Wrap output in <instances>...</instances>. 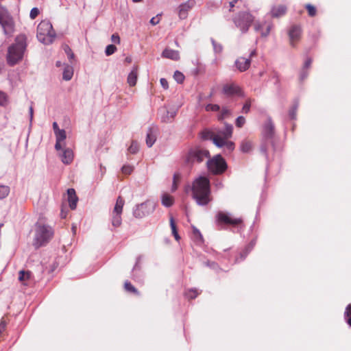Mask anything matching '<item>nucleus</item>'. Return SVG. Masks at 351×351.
Here are the masks:
<instances>
[{
	"instance_id": "obj_62",
	"label": "nucleus",
	"mask_w": 351,
	"mask_h": 351,
	"mask_svg": "<svg viewBox=\"0 0 351 351\" xmlns=\"http://www.w3.org/2000/svg\"><path fill=\"white\" fill-rule=\"evenodd\" d=\"M208 265L213 269H216L217 267V265L215 263H212L210 265L208 263Z\"/></svg>"
},
{
	"instance_id": "obj_2",
	"label": "nucleus",
	"mask_w": 351,
	"mask_h": 351,
	"mask_svg": "<svg viewBox=\"0 0 351 351\" xmlns=\"http://www.w3.org/2000/svg\"><path fill=\"white\" fill-rule=\"evenodd\" d=\"M27 48V37L24 34L18 35L8 48L6 55L7 62L14 66L22 61Z\"/></svg>"
},
{
	"instance_id": "obj_64",
	"label": "nucleus",
	"mask_w": 351,
	"mask_h": 351,
	"mask_svg": "<svg viewBox=\"0 0 351 351\" xmlns=\"http://www.w3.org/2000/svg\"><path fill=\"white\" fill-rule=\"evenodd\" d=\"M173 235L174 236L176 241H179L180 236L178 235V232H176V234H173Z\"/></svg>"
},
{
	"instance_id": "obj_39",
	"label": "nucleus",
	"mask_w": 351,
	"mask_h": 351,
	"mask_svg": "<svg viewBox=\"0 0 351 351\" xmlns=\"http://www.w3.org/2000/svg\"><path fill=\"white\" fill-rule=\"evenodd\" d=\"M175 115H176V112H174V111L173 112L167 111V115L165 117H162V120L164 122L171 121L173 119Z\"/></svg>"
},
{
	"instance_id": "obj_13",
	"label": "nucleus",
	"mask_w": 351,
	"mask_h": 351,
	"mask_svg": "<svg viewBox=\"0 0 351 351\" xmlns=\"http://www.w3.org/2000/svg\"><path fill=\"white\" fill-rule=\"evenodd\" d=\"M58 152V156L64 165H69L73 162L74 154L71 149L66 147L64 145L62 146V149Z\"/></svg>"
},
{
	"instance_id": "obj_46",
	"label": "nucleus",
	"mask_w": 351,
	"mask_h": 351,
	"mask_svg": "<svg viewBox=\"0 0 351 351\" xmlns=\"http://www.w3.org/2000/svg\"><path fill=\"white\" fill-rule=\"evenodd\" d=\"M219 108V106L217 104H208L206 106L207 111H218Z\"/></svg>"
},
{
	"instance_id": "obj_15",
	"label": "nucleus",
	"mask_w": 351,
	"mask_h": 351,
	"mask_svg": "<svg viewBox=\"0 0 351 351\" xmlns=\"http://www.w3.org/2000/svg\"><path fill=\"white\" fill-rule=\"evenodd\" d=\"M271 28L272 23L270 22H256L254 24L255 31L259 32L263 37H266L269 34Z\"/></svg>"
},
{
	"instance_id": "obj_44",
	"label": "nucleus",
	"mask_w": 351,
	"mask_h": 351,
	"mask_svg": "<svg viewBox=\"0 0 351 351\" xmlns=\"http://www.w3.org/2000/svg\"><path fill=\"white\" fill-rule=\"evenodd\" d=\"M306 8L308 10L309 16H314L316 14V9L314 6L311 4H307Z\"/></svg>"
},
{
	"instance_id": "obj_20",
	"label": "nucleus",
	"mask_w": 351,
	"mask_h": 351,
	"mask_svg": "<svg viewBox=\"0 0 351 351\" xmlns=\"http://www.w3.org/2000/svg\"><path fill=\"white\" fill-rule=\"evenodd\" d=\"M287 12V7L284 5H276L271 8L270 13L272 17L278 18L283 16Z\"/></svg>"
},
{
	"instance_id": "obj_52",
	"label": "nucleus",
	"mask_w": 351,
	"mask_h": 351,
	"mask_svg": "<svg viewBox=\"0 0 351 351\" xmlns=\"http://www.w3.org/2000/svg\"><path fill=\"white\" fill-rule=\"evenodd\" d=\"M307 75H308L307 69H302L300 72V80H304L307 77Z\"/></svg>"
},
{
	"instance_id": "obj_23",
	"label": "nucleus",
	"mask_w": 351,
	"mask_h": 351,
	"mask_svg": "<svg viewBox=\"0 0 351 351\" xmlns=\"http://www.w3.org/2000/svg\"><path fill=\"white\" fill-rule=\"evenodd\" d=\"M228 2L224 4L223 9L229 12H234L235 8H239L243 4L242 0H227Z\"/></svg>"
},
{
	"instance_id": "obj_8",
	"label": "nucleus",
	"mask_w": 351,
	"mask_h": 351,
	"mask_svg": "<svg viewBox=\"0 0 351 351\" xmlns=\"http://www.w3.org/2000/svg\"><path fill=\"white\" fill-rule=\"evenodd\" d=\"M207 167L213 174L223 173L227 169V163L221 155H217L207 161Z\"/></svg>"
},
{
	"instance_id": "obj_47",
	"label": "nucleus",
	"mask_w": 351,
	"mask_h": 351,
	"mask_svg": "<svg viewBox=\"0 0 351 351\" xmlns=\"http://www.w3.org/2000/svg\"><path fill=\"white\" fill-rule=\"evenodd\" d=\"M169 221H170V226H171V228L172 234H176L178 232H177L176 226V223L174 222V219H173V217H170Z\"/></svg>"
},
{
	"instance_id": "obj_12",
	"label": "nucleus",
	"mask_w": 351,
	"mask_h": 351,
	"mask_svg": "<svg viewBox=\"0 0 351 351\" xmlns=\"http://www.w3.org/2000/svg\"><path fill=\"white\" fill-rule=\"evenodd\" d=\"M217 221L219 223L230 224V225H238L242 222L241 218H234L231 213L219 211L216 215Z\"/></svg>"
},
{
	"instance_id": "obj_30",
	"label": "nucleus",
	"mask_w": 351,
	"mask_h": 351,
	"mask_svg": "<svg viewBox=\"0 0 351 351\" xmlns=\"http://www.w3.org/2000/svg\"><path fill=\"white\" fill-rule=\"evenodd\" d=\"M156 135L152 129L149 128L147 132L146 144L149 147H151L156 141Z\"/></svg>"
},
{
	"instance_id": "obj_55",
	"label": "nucleus",
	"mask_w": 351,
	"mask_h": 351,
	"mask_svg": "<svg viewBox=\"0 0 351 351\" xmlns=\"http://www.w3.org/2000/svg\"><path fill=\"white\" fill-rule=\"evenodd\" d=\"M160 84L161 86L165 88V89H167L169 86H168V82L167 81L166 79L165 78H161L160 80Z\"/></svg>"
},
{
	"instance_id": "obj_11",
	"label": "nucleus",
	"mask_w": 351,
	"mask_h": 351,
	"mask_svg": "<svg viewBox=\"0 0 351 351\" xmlns=\"http://www.w3.org/2000/svg\"><path fill=\"white\" fill-rule=\"evenodd\" d=\"M209 156V152L206 149L200 148L191 149L188 154L186 157L187 162H193L197 161L200 162Z\"/></svg>"
},
{
	"instance_id": "obj_51",
	"label": "nucleus",
	"mask_w": 351,
	"mask_h": 351,
	"mask_svg": "<svg viewBox=\"0 0 351 351\" xmlns=\"http://www.w3.org/2000/svg\"><path fill=\"white\" fill-rule=\"evenodd\" d=\"M64 51H65L66 53L67 54L69 59L73 58L74 54L72 53L71 49L68 46H66L65 47Z\"/></svg>"
},
{
	"instance_id": "obj_41",
	"label": "nucleus",
	"mask_w": 351,
	"mask_h": 351,
	"mask_svg": "<svg viewBox=\"0 0 351 351\" xmlns=\"http://www.w3.org/2000/svg\"><path fill=\"white\" fill-rule=\"evenodd\" d=\"M252 100L250 99H247L242 108V112L247 114L250 112V106H251Z\"/></svg>"
},
{
	"instance_id": "obj_22",
	"label": "nucleus",
	"mask_w": 351,
	"mask_h": 351,
	"mask_svg": "<svg viewBox=\"0 0 351 351\" xmlns=\"http://www.w3.org/2000/svg\"><path fill=\"white\" fill-rule=\"evenodd\" d=\"M161 56L165 58L171 59L172 60H178L180 59L179 51L169 48L165 49Z\"/></svg>"
},
{
	"instance_id": "obj_58",
	"label": "nucleus",
	"mask_w": 351,
	"mask_h": 351,
	"mask_svg": "<svg viewBox=\"0 0 351 351\" xmlns=\"http://www.w3.org/2000/svg\"><path fill=\"white\" fill-rule=\"evenodd\" d=\"M53 132L55 134V133L58 132V131H60L62 129L59 128L58 123L56 122H53Z\"/></svg>"
},
{
	"instance_id": "obj_34",
	"label": "nucleus",
	"mask_w": 351,
	"mask_h": 351,
	"mask_svg": "<svg viewBox=\"0 0 351 351\" xmlns=\"http://www.w3.org/2000/svg\"><path fill=\"white\" fill-rule=\"evenodd\" d=\"M199 294V292L195 289H191L185 292V296L188 299H194Z\"/></svg>"
},
{
	"instance_id": "obj_4",
	"label": "nucleus",
	"mask_w": 351,
	"mask_h": 351,
	"mask_svg": "<svg viewBox=\"0 0 351 351\" xmlns=\"http://www.w3.org/2000/svg\"><path fill=\"white\" fill-rule=\"evenodd\" d=\"M34 231L33 245L36 248L48 243L53 235L51 227L40 221L35 224Z\"/></svg>"
},
{
	"instance_id": "obj_21",
	"label": "nucleus",
	"mask_w": 351,
	"mask_h": 351,
	"mask_svg": "<svg viewBox=\"0 0 351 351\" xmlns=\"http://www.w3.org/2000/svg\"><path fill=\"white\" fill-rule=\"evenodd\" d=\"M68 201L71 209L74 210L76 208L78 198L76 195L75 191L73 189L67 190Z\"/></svg>"
},
{
	"instance_id": "obj_43",
	"label": "nucleus",
	"mask_w": 351,
	"mask_h": 351,
	"mask_svg": "<svg viewBox=\"0 0 351 351\" xmlns=\"http://www.w3.org/2000/svg\"><path fill=\"white\" fill-rule=\"evenodd\" d=\"M245 123V119L243 116H239L237 118L235 124L238 128H241Z\"/></svg>"
},
{
	"instance_id": "obj_26",
	"label": "nucleus",
	"mask_w": 351,
	"mask_h": 351,
	"mask_svg": "<svg viewBox=\"0 0 351 351\" xmlns=\"http://www.w3.org/2000/svg\"><path fill=\"white\" fill-rule=\"evenodd\" d=\"M274 131V125L271 119H268L264 125L263 132L264 135L267 137H271Z\"/></svg>"
},
{
	"instance_id": "obj_49",
	"label": "nucleus",
	"mask_w": 351,
	"mask_h": 351,
	"mask_svg": "<svg viewBox=\"0 0 351 351\" xmlns=\"http://www.w3.org/2000/svg\"><path fill=\"white\" fill-rule=\"evenodd\" d=\"M7 102V96L6 95L0 91V106H4Z\"/></svg>"
},
{
	"instance_id": "obj_1",
	"label": "nucleus",
	"mask_w": 351,
	"mask_h": 351,
	"mask_svg": "<svg viewBox=\"0 0 351 351\" xmlns=\"http://www.w3.org/2000/svg\"><path fill=\"white\" fill-rule=\"evenodd\" d=\"M185 192L191 191L192 197L199 206H206L212 201L210 180L205 176H199L191 185L185 186Z\"/></svg>"
},
{
	"instance_id": "obj_38",
	"label": "nucleus",
	"mask_w": 351,
	"mask_h": 351,
	"mask_svg": "<svg viewBox=\"0 0 351 351\" xmlns=\"http://www.w3.org/2000/svg\"><path fill=\"white\" fill-rule=\"evenodd\" d=\"M173 78L178 83H182L184 80V76L181 72L176 71L174 73Z\"/></svg>"
},
{
	"instance_id": "obj_29",
	"label": "nucleus",
	"mask_w": 351,
	"mask_h": 351,
	"mask_svg": "<svg viewBox=\"0 0 351 351\" xmlns=\"http://www.w3.org/2000/svg\"><path fill=\"white\" fill-rule=\"evenodd\" d=\"M32 274L29 271L21 270L19 274V280L24 285H27V282L31 279Z\"/></svg>"
},
{
	"instance_id": "obj_57",
	"label": "nucleus",
	"mask_w": 351,
	"mask_h": 351,
	"mask_svg": "<svg viewBox=\"0 0 351 351\" xmlns=\"http://www.w3.org/2000/svg\"><path fill=\"white\" fill-rule=\"evenodd\" d=\"M158 23H159V19H158L157 16L153 17L150 20V23L152 24L153 25H155L158 24Z\"/></svg>"
},
{
	"instance_id": "obj_27",
	"label": "nucleus",
	"mask_w": 351,
	"mask_h": 351,
	"mask_svg": "<svg viewBox=\"0 0 351 351\" xmlns=\"http://www.w3.org/2000/svg\"><path fill=\"white\" fill-rule=\"evenodd\" d=\"M253 143L251 141L245 139L241 141L240 145V150L243 153H249L252 150Z\"/></svg>"
},
{
	"instance_id": "obj_25",
	"label": "nucleus",
	"mask_w": 351,
	"mask_h": 351,
	"mask_svg": "<svg viewBox=\"0 0 351 351\" xmlns=\"http://www.w3.org/2000/svg\"><path fill=\"white\" fill-rule=\"evenodd\" d=\"M73 75V68L72 66L64 64L62 79L65 81H69L72 79Z\"/></svg>"
},
{
	"instance_id": "obj_33",
	"label": "nucleus",
	"mask_w": 351,
	"mask_h": 351,
	"mask_svg": "<svg viewBox=\"0 0 351 351\" xmlns=\"http://www.w3.org/2000/svg\"><path fill=\"white\" fill-rule=\"evenodd\" d=\"M10 193V187L6 185L0 184V199L5 198Z\"/></svg>"
},
{
	"instance_id": "obj_28",
	"label": "nucleus",
	"mask_w": 351,
	"mask_h": 351,
	"mask_svg": "<svg viewBox=\"0 0 351 351\" xmlns=\"http://www.w3.org/2000/svg\"><path fill=\"white\" fill-rule=\"evenodd\" d=\"M162 204L165 207H170L174 202L173 197L167 193H163L161 198Z\"/></svg>"
},
{
	"instance_id": "obj_53",
	"label": "nucleus",
	"mask_w": 351,
	"mask_h": 351,
	"mask_svg": "<svg viewBox=\"0 0 351 351\" xmlns=\"http://www.w3.org/2000/svg\"><path fill=\"white\" fill-rule=\"evenodd\" d=\"M111 40L114 43H120V38L118 34H112L111 36Z\"/></svg>"
},
{
	"instance_id": "obj_54",
	"label": "nucleus",
	"mask_w": 351,
	"mask_h": 351,
	"mask_svg": "<svg viewBox=\"0 0 351 351\" xmlns=\"http://www.w3.org/2000/svg\"><path fill=\"white\" fill-rule=\"evenodd\" d=\"M311 63H312V60L311 58L306 59L302 69L308 70L310 68Z\"/></svg>"
},
{
	"instance_id": "obj_36",
	"label": "nucleus",
	"mask_w": 351,
	"mask_h": 351,
	"mask_svg": "<svg viewBox=\"0 0 351 351\" xmlns=\"http://www.w3.org/2000/svg\"><path fill=\"white\" fill-rule=\"evenodd\" d=\"M139 145L136 141H132L128 148V152L132 154H135L138 152Z\"/></svg>"
},
{
	"instance_id": "obj_31",
	"label": "nucleus",
	"mask_w": 351,
	"mask_h": 351,
	"mask_svg": "<svg viewBox=\"0 0 351 351\" xmlns=\"http://www.w3.org/2000/svg\"><path fill=\"white\" fill-rule=\"evenodd\" d=\"M182 176L180 173H175L173 177V184L171 186V191L174 192L177 190L178 184L180 182Z\"/></svg>"
},
{
	"instance_id": "obj_37",
	"label": "nucleus",
	"mask_w": 351,
	"mask_h": 351,
	"mask_svg": "<svg viewBox=\"0 0 351 351\" xmlns=\"http://www.w3.org/2000/svg\"><path fill=\"white\" fill-rule=\"evenodd\" d=\"M134 171V167L130 165H125L121 168V172L125 175H130Z\"/></svg>"
},
{
	"instance_id": "obj_63",
	"label": "nucleus",
	"mask_w": 351,
	"mask_h": 351,
	"mask_svg": "<svg viewBox=\"0 0 351 351\" xmlns=\"http://www.w3.org/2000/svg\"><path fill=\"white\" fill-rule=\"evenodd\" d=\"M62 65H63V64H62V63L60 61H57V62H56V66L57 67H60V66H62Z\"/></svg>"
},
{
	"instance_id": "obj_45",
	"label": "nucleus",
	"mask_w": 351,
	"mask_h": 351,
	"mask_svg": "<svg viewBox=\"0 0 351 351\" xmlns=\"http://www.w3.org/2000/svg\"><path fill=\"white\" fill-rule=\"evenodd\" d=\"M211 41H212V44H213V46L214 51L216 53L221 52V51H222V46L220 44L217 43L213 39H212Z\"/></svg>"
},
{
	"instance_id": "obj_9",
	"label": "nucleus",
	"mask_w": 351,
	"mask_h": 351,
	"mask_svg": "<svg viewBox=\"0 0 351 351\" xmlns=\"http://www.w3.org/2000/svg\"><path fill=\"white\" fill-rule=\"evenodd\" d=\"M254 21V17L247 12L239 13L234 19V23L242 33L247 32L250 26Z\"/></svg>"
},
{
	"instance_id": "obj_42",
	"label": "nucleus",
	"mask_w": 351,
	"mask_h": 351,
	"mask_svg": "<svg viewBox=\"0 0 351 351\" xmlns=\"http://www.w3.org/2000/svg\"><path fill=\"white\" fill-rule=\"evenodd\" d=\"M193 237L197 242L200 243L202 241V236L199 230H197L195 228H193Z\"/></svg>"
},
{
	"instance_id": "obj_59",
	"label": "nucleus",
	"mask_w": 351,
	"mask_h": 351,
	"mask_svg": "<svg viewBox=\"0 0 351 351\" xmlns=\"http://www.w3.org/2000/svg\"><path fill=\"white\" fill-rule=\"evenodd\" d=\"M29 121H30V122H32V119H33V114H34V110H33V107L32 106L29 107Z\"/></svg>"
},
{
	"instance_id": "obj_18",
	"label": "nucleus",
	"mask_w": 351,
	"mask_h": 351,
	"mask_svg": "<svg viewBox=\"0 0 351 351\" xmlns=\"http://www.w3.org/2000/svg\"><path fill=\"white\" fill-rule=\"evenodd\" d=\"M289 36L291 45L294 46L295 43L297 42L300 38L301 28L297 25L293 26L289 32Z\"/></svg>"
},
{
	"instance_id": "obj_7",
	"label": "nucleus",
	"mask_w": 351,
	"mask_h": 351,
	"mask_svg": "<svg viewBox=\"0 0 351 351\" xmlns=\"http://www.w3.org/2000/svg\"><path fill=\"white\" fill-rule=\"evenodd\" d=\"M0 25L3 32L7 36H11L14 32V21L8 10L3 6L0 5Z\"/></svg>"
},
{
	"instance_id": "obj_56",
	"label": "nucleus",
	"mask_w": 351,
	"mask_h": 351,
	"mask_svg": "<svg viewBox=\"0 0 351 351\" xmlns=\"http://www.w3.org/2000/svg\"><path fill=\"white\" fill-rule=\"evenodd\" d=\"M346 317L351 316V304H348L346 308V311L344 313Z\"/></svg>"
},
{
	"instance_id": "obj_50",
	"label": "nucleus",
	"mask_w": 351,
	"mask_h": 351,
	"mask_svg": "<svg viewBox=\"0 0 351 351\" xmlns=\"http://www.w3.org/2000/svg\"><path fill=\"white\" fill-rule=\"evenodd\" d=\"M231 114V112L230 110H228V108H223L222 109V111H221V114L220 115V117L219 119H224L225 117H226L228 114Z\"/></svg>"
},
{
	"instance_id": "obj_3",
	"label": "nucleus",
	"mask_w": 351,
	"mask_h": 351,
	"mask_svg": "<svg viewBox=\"0 0 351 351\" xmlns=\"http://www.w3.org/2000/svg\"><path fill=\"white\" fill-rule=\"evenodd\" d=\"M233 127L230 124L226 123L223 130H218L210 133V138L213 143L218 147L231 152L234 149V143L228 141L232 137Z\"/></svg>"
},
{
	"instance_id": "obj_32",
	"label": "nucleus",
	"mask_w": 351,
	"mask_h": 351,
	"mask_svg": "<svg viewBox=\"0 0 351 351\" xmlns=\"http://www.w3.org/2000/svg\"><path fill=\"white\" fill-rule=\"evenodd\" d=\"M299 106V103L298 101H295L293 104V106L289 111V116L291 119L294 120L296 119L297 116V110Z\"/></svg>"
},
{
	"instance_id": "obj_60",
	"label": "nucleus",
	"mask_w": 351,
	"mask_h": 351,
	"mask_svg": "<svg viewBox=\"0 0 351 351\" xmlns=\"http://www.w3.org/2000/svg\"><path fill=\"white\" fill-rule=\"evenodd\" d=\"M250 250V249L247 250L245 252H244L240 254V257H239L240 261L243 260L246 257V256Z\"/></svg>"
},
{
	"instance_id": "obj_17",
	"label": "nucleus",
	"mask_w": 351,
	"mask_h": 351,
	"mask_svg": "<svg viewBox=\"0 0 351 351\" xmlns=\"http://www.w3.org/2000/svg\"><path fill=\"white\" fill-rule=\"evenodd\" d=\"M56 136V144L55 149L56 151H59L62 149V146L65 145V139L66 138V132L64 130H61L55 133Z\"/></svg>"
},
{
	"instance_id": "obj_61",
	"label": "nucleus",
	"mask_w": 351,
	"mask_h": 351,
	"mask_svg": "<svg viewBox=\"0 0 351 351\" xmlns=\"http://www.w3.org/2000/svg\"><path fill=\"white\" fill-rule=\"evenodd\" d=\"M215 186L219 189L223 187V184L221 182H219L215 184Z\"/></svg>"
},
{
	"instance_id": "obj_48",
	"label": "nucleus",
	"mask_w": 351,
	"mask_h": 351,
	"mask_svg": "<svg viewBox=\"0 0 351 351\" xmlns=\"http://www.w3.org/2000/svg\"><path fill=\"white\" fill-rule=\"evenodd\" d=\"M39 14V10L37 8H33L29 14V16L32 19H34Z\"/></svg>"
},
{
	"instance_id": "obj_6",
	"label": "nucleus",
	"mask_w": 351,
	"mask_h": 351,
	"mask_svg": "<svg viewBox=\"0 0 351 351\" xmlns=\"http://www.w3.org/2000/svg\"><path fill=\"white\" fill-rule=\"evenodd\" d=\"M156 203L152 200H147L137 204L133 208V215L135 218L142 219L151 215L156 209Z\"/></svg>"
},
{
	"instance_id": "obj_14",
	"label": "nucleus",
	"mask_w": 351,
	"mask_h": 351,
	"mask_svg": "<svg viewBox=\"0 0 351 351\" xmlns=\"http://www.w3.org/2000/svg\"><path fill=\"white\" fill-rule=\"evenodd\" d=\"M194 0H188L178 7V16L180 19H185L188 16L189 11L195 6Z\"/></svg>"
},
{
	"instance_id": "obj_5",
	"label": "nucleus",
	"mask_w": 351,
	"mask_h": 351,
	"mask_svg": "<svg viewBox=\"0 0 351 351\" xmlns=\"http://www.w3.org/2000/svg\"><path fill=\"white\" fill-rule=\"evenodd\" d=\"M36 36L44 45L51 44L56 38L51 23L48 21H42L38 25Z\"/></svg>"
},
{
	"instance_id": "obj_24",
	"label": "nucleus",
	"mask_w": 351,
	"mask_h": 351,
	"mask_svg": "<svg viewBox=\"0 0 351 351\" xmlns=\"http://www.w3.org/2000/svg\"><path fill=\"white\" fill-rule=\"evenodd\" d=\"M138 79V68L134 66L128 75L127 82L130 86L136 85Z\"/></svg>"
},
{
	"instance_id": "obj_16",
	"label": "nucleus",
	"mask_w": 351,
	"mask_h": 351,
	"mask_svg": "<svg viewBox=\"0 0 351 351\" xmlns=\"http://www.w3.org/2000/svg\"><path fill=\"white\" fill-rule=\"evenodd\" d=\"M223 91L228 95H238L244 97V93L241 88L235 84H226L223 88Z\"/></svg>"
},
{
	"instance_id": "obj_35",
	"label": "nucleus",
	"mask_w": 351,
	"mask_h": 351,
	"mask_svg": "<svg viewBox=\"0 0 351 351\" xmlns=\"http://www.w3.org/2000/svg\"><path fill=\"white\" fill-rule=\"evenodd\" d=\"M124 287L125 289L128 292L138 294L137 289L129 281L125 282Z\"/></svg>"
},
{
	"instance_id": "obj_10",
	"label": "nucleus",
	"mask_w": 351,
	"mask_h": 351,
	"mask_svg": "<svg viewBox=\"0 0 351 351\" xmlns=\"http://www.w3.org/2000/svg\"><path fill=\"white\" fill-rule=\"evenodd\" d=\"M125 204L124 199L121 197H118L116 204L111 213L112 224L114 227H119L121 224V214Z\"/></svg>"
},
{
	"instance_id": "obj_19",
	"label": "nucleus",
	"mask_w": 351,
	"mask_h": 351,
	"mask_svg": "<svg viewBox=\"0 0 351 351\" xmlns=\"http://www.w3.org/2000/svg\"><path fill=\"white\" fill-rule=\"evenodd\" d=\"M251 64L250 58L240 57L235 61V65L241 72L245 71L250 67Z\"/></svg>"
},
{
	"instance_id": "obj_40",
	"label": "nucleus",
	"mask_w": 351,
	"mask_h": 351,
	"mask_svg": "<svg viewBox=\"0 0 351 351\" xmlns=\"http://www.w3.org/2000/svg\"><path fill=\"white\" fill-rule=\"evenodd\" d=\"M117 51V47L113 45H109L106 47L105 53L106 56H110Z\"/></svg>"
}]
</instances>
